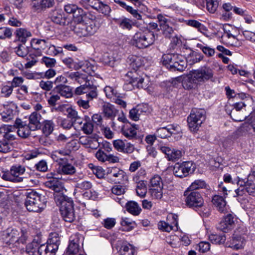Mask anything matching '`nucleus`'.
Listing matches in <instances>:
<instances>
[{"mask_svg":"<svg viewBox=\"0 0 255 255\" xmlns=\"http://www.w3.org/2000/svg\"><path fill=\"white\" fill-rule=\"evenodd\" d=\"M103 111L105 116L109 119L116 117L118 112L114 107L109 103L105 104L103 106Z\"/></svg>","mask_w":255,"mask_h":255,"instance_id":"58836bf2","label":"nucleus"},{"mask_svg":"<svg viewBox=\"0 0 255 255\" xmlns=\"http://www.w3.org/2000/svg\"><path fill=\"white\" fill-rule=\"evenodd\" d=\"M234 224V217L229 214L220 222L218 228L223 232H227L232 228Z\"/></svg>","mask_w":255,"mask_h":255,"instance_id":"bb28decb","label":"nucleus"},{"mask_svg":"<svg viewBox=\"0 0 255 255\" xmlns=\"http://www.w3.org/2000/svg\"><path fill=\"white\" fill-rule=\"evenodd\" d=\"M179 59V55L176 54H167L163 56V63L169 70L174 65V62Z\"/></svg>","mask_w":255,"mask_h":255,"instance_id":"c9c22d12","label":"nucleus"},{"mask_svg":"<svg viewBox=\"0 0 255 255\" xmlns=\"http://www.w3.org/2000/svg\"><path fill=\"white\" fill-rule=\"evenodd\" d=\"M71 151L70 150L65 149L56 150L51 153V157L53 160L60 164L68 162V160L66 156L69 155Z\"/></svg>","mask_w":255,"mask_h":255,"instance_id":"5701e85b","label":"nucleus"},{"mask_svg":"<svg viewBox=\"0 0 255 255\" xmlns=\"http://www.w3.org/2000/svg\"><path fill=\"white\" fill-rule=\"evenodd\" d=\"M70 29L73 31L76 35L79 37L86 36L87 32L85 28L86 24L83 22H71Z\"/></svg>","mask_w":255,"mask_h":255,"instance_id":"2f4dec72","label":"nucleus"},{"mask_svg":"<svg viewBox=\"0 0 255 255\" xmlns=\"http://www.w3.org/2000/svg\"><path fill=\"white\" fill-rule=\"evenodd\" d=\"M160 150L166 155L169 161H176L182 156V152L180 150L172 149L168 146H161Z\"/></svg>","mask_w":255,"mask_h":255,"instance_id":"4be33fe9","label":"nucleus"},{"mask_svg":"<svg viewBox=\"0 0 255 255\" xmlns=\"http://www.w3.org/2000/svg\"><path fill=\"white\" fill-rule=\"evenodd\" d=\"M231 118L236 122H242L245 120L247 116L243 114V112L232 111L230 114Z\"/></svg>","mask_w":255,"mask_h":255,"instance_id":"864d4df0","label":"nucleus"},{"mask_svg":"<svg viewBox=\"0 0 255 255\" xmlns=\"http://www.w3.org/2000/svg\"><path fill=\"white\" fill-rule=\"evenodd\" d=\"M213 204L220 212H223L226 205L224 198L220 195H216L212 198Z\"/></svg>","mask_w":255,"mask_h":255,"instance_id":"e433bc0d","label":"nucleus"},{"mask_svg":"<svg viewBox=\"0 0 255 255\" xmlns=\"http://www.w3.org/2000/svg\"><path fill=\"white\" fill-rule=\"evenodd\" d=\"M186 205L190 208L201 207L204 200L199 192L186 190L184 193Z\"/></svg>","mask_w":255,"mask_h":255,"instance_id":"1a4fd4ad","label":"nucleus"},{"mask_svg":"<svg viewBox=\"0 0 255 255\" xmlns=\"http://www.w3.org/2000/svg\"><path fill=\"white\" fill-rule=\"evenodd\" d=\"M218 6V0H206L207 10L211 13H214Z\"/></svg>","mask_w":255,"mask_h":255,"instance_id":"bf43d9fd","label":"nucleus"},{"mask_svg":"<svg viewBox=\"0 0 255 255\" xmlns=\"http://www.w3.org/2000/svg\"><path fill=\"white\" fill-rule=\"evenodd\" d=\"M54 3L55 0H32L30 5L34 11L40 12L46 8L52 7Z\"/></svg>","mask_w":255,"mask_h":255,"instance_id":"aec40b11","label":"nucleus"},{"mask_svg":"<svg viewBox=\"0 0 255 255\" xmlns=\"http://www.w3.org/2000/svg\"><path fill=\"white\" fill-rule=\"evenodd\" d=\"M245 240L243 236L235 232L232 237L227 241L226 247L238 250L243 248Z\"/></svg>","mask_w":255,"mask_h":255,"instance_id":"f3484780","label":"nucleus"},{"mask_svg":"<svg viewBox=\"0 0 255 255\" xmlns=\"http://www.w3.org/2000/svg\"><path fill=\"white\" fill-rule=\"evenodd\" d=\"M149 112V109L147 105H138L129 111V117L131 120L137 121L141 115H144Z\"/></svg>","mask_w":255,"mask_h":255,"instance_id":"a211bd4d","label":"nucleus"},{"mask_svg":"<svg viewBox=\"0 0 255 255\" xmlns=\"http://www.w3.org/2000/svg\"><path fill=\"white\" fill-rule=\"evenodd\" d=\"M41 119V115L37 112H33L29 117L28 125L32 130H36L41 127L40 121Z\"/></svg>","mask_w":255,"mask_h":255,"instance_id":"c756f323","label":"nucleus"},{"mask_svg":"<svg viewBox=\"0 0 255 255\" xmlns=\"http://www.w3.org/2000/svg\"><path fill=\"white\" fill-rule=\"evenodd\" d=\"M83 237L79 233L71 235L69 238L66 254L67 255H77L83 249Z\"/></svg>","mask_w":255,"mask_h":255,"instance_id":"39448f33","label":"nucleus"},{"mask_svg":"<svg viewBox=\"0 0 255 255\" xmlns=\"http://www.w3.org/2000/svg\"><path fill=\"white\" fill-rule=\"evenodd\" d=\"M49 18L53 22L61 26L68 25L71 23V18L59 10H52L49 14Z\"/></svg>","mask_w":255,"mask_h":255,"instance_id":"4468645a","label":"nucleus"},{"mask_svg":"<svg viewBox=\"0 0 255 255\" xmlns=\"http://www.w3.org/2000/svg\"><path fill=\"white\" fill-rule=\"evenodd\" d=\"M120 223L122 226V230L124 231H130L136 226L135 222L127 217H123Z\"/></svg>","mask_w":255,"mask_h":255,"instance_id":"4c0bfd02","label":"nucleus"},{"mask_svg":"<svg viewBox=\"0 0 255 255\" xmlns=\"http://www.w3.org/2000/svg\"><path fill=\"white\" fill-rule=\"evenodd\" d=\"M12 36V32L10 28L7 27L0 28V39H4L10 38Z\"/></svg>","mask_w":255,"mask_h":255,"instance_id":"69168bd1","label":"nucleus"},{"mask_svg":"<svg viewBox=\"0 0 255 255\" xmlns=\"http://www.w3.org/2000/svg\"><path fill=\"white\" fill-rule=\"evenodd\" d=\"M60 211L61 216L65 222L71 223L75 220V215L73 200L68 203H64V205L60 207Z\"/></svg>","mask_w":255,"mask_h":255,"instance_id":"dca6fc26","label":"nucleus"},{"mask_svg":"<svg viewBox=\"0 0 255 255\" xmlns=\"http://www.w3.org/2000/svg\"><path fill=\"white\" fill-rule=\"evenodd\" d=\"M127 76L130 78L129 84L132 85L133 87L135 86L137 88H142L147 89L149 86L148 77L145 76L143 77L138 75L135 72L132 71L128 72L127 74Z\"/></svg>","mask_w":255,"mask_h":255,"instance_id":"9d476101","label":"nucleus"},{"mask_svg":"<svg viewBox=\"0 0 255 255\" xmlns=\"http://www.w3.org/2000/svg\"><path fill=\"white\" fill-rule=\"evenodd\" d=\"M74 21H72L71 19V23H76L77 22H83V16L85 15V12L83 9L81 8H79L77 6V9L73 13Z\"/></svg>","mask_w":255,"mask_h":255,"instance_id":"603ef678","label":"nucleus"},{"mask_svg":"<svg viewBox=\"0 0 255 255\" xmlns=\"http://www.w3.org/2000/svg\"><path fill=\"white\" fill-rule=\"evenodd\" d=\"M47 243L52 246H56L57 248L58 249V247L60 243L59 234L56 232L51 233L49 235V238Z\"/></svg>","mask_w":255,"mask_h":255,"instance_id":"4d7b16f0","label":"nucleus"},{"mask_svg":"<svg viewBox=\"0 0 255 255\" xmlns=\"http://www.w3.org/2000/svg\"><path fill=\"white\" fill-rule=\"evenodd\" d=\"M127 210L130 214L134 216L138 215L141 209L139 205L134 201H130L126 203Z\"/></svg>","mask_w":255,"mask_h":255,"instance_id":"f704fd0d","label":"nucleus"},{"mask_svg":"<svg viewBox=\"0 0 255 255\" xmlns=\"http://www.w3.org/2000/svg\"><path fill=\"white\" fill-rule=\"evenodd\" d=\"M155 40L153 32L150 30L138 31L132 37V43L138 48H144L153 44Z\"/></svg>","mask_w":255,"mask_h":255,"instance_id":"7ed1b4c3","label":"nucleus"},{"mask_svg":"<svg viewBox=\"0 0 255 255\" xmlns=\"http://www.w3.org/2000/svg\"><path fill=\"white\" fill-rule=\"evenodd\" d=\"M25 171L24 167L21 165L12 166L9 171L3 172L1 178L8 181L13 182H20L23 181V177L20 176L22 175Z\"/></svg>","mask_w":255,"mask_h":255,"instance_id":"0eeeda50","label":"nucleus"},{"mask_svg":"<svg viewBox=\"0 0 255 255\" xmlns=\"http://www.w3.org/2000/svg\"><path fill=\"white\" fill-rule=\"evenodd\" d=\"M136 191L137 195L140 197H144L147 192V188L145 184L143 182L137 183Z\"/></svg>","mask_w":255,"mask_h":255,"instance_id":"13d9d810","label":"nucleus"},{"mask_svg":"<svg viewBox=\"0 0 255 255\" xmlns=\"http://www.w3.org/2000/svg\"><path fill=\"white\" fill-rule=\"evenodd\" d=\"M17 40L24 44L27 39L32 36V33L30 31L23 28H17L15 32Z\"/></svg>","mask_w":255,"mask_h":255,"instance_id":"7c9ffc66","label":"nucleus"},{"mask_svg":"<svg viewBox=\"0 0 255 255\" xmlns=\"http://www.w3.org/2000/svg\"><path fill=\"white\" fill-rule=\"evenodd\" d=\"M58 174L50 172L46 175L47 180L45 182V185L53 190L55 192H61L64 188L63 184Z\"/></svg>","mask_w":255,"mask_h":255,"instance_id":"9b49d317","label":"nucleus"},{"mask_svg":"<svg viewBox=\"0 0 255 255\" xmlns=\"http://www.w3.org/2000/svg\"><path fill=\"white\" fill-rule=\"evenodd\" d=\"M108 173L110 175L111 177H115L118 180H121L125 176V172L117 167H113L109 169Z\"/></svg>","mask_w":255,"mask_h":255,"instance_id":"a18cd8bd","label":"nucleus"},{"mask_svg":"<svg viewBox=\"0 0 255 255\" xmlns=\"http://www.w3.org/2000/svg\"><path fill=\"white\" fill-rule=\"evenodd\" d=\"M197 46L202 51L203 53L206 56L208 57L214 56L215 53V50L214 49L207 45L204 46L202 44H198Z\"/></svg>","mask_w":255,"mask_h":255,"instance_id":"5fc2aeb1","label":"nucleus"},{"mask_svg":"<svg viewBox=\"0 0 255 255\" xmlns=\"http://www.w3.org/2000/svg\"><path fill=\"white\" fill-rule=\"evenodd\" d=\"M3 107L4 110L1 114V118L3 121L8 122L13 118L14 111L10 106L4 105Z\"/></svg>","mask_w":255,"mask_h":255,"instance_id":"37998d69","label":"nucleus"},{"mask_svg":"<svg viewBox=\"0 0 255 255\" xmlns=\"http://www.w3.org/2000/svg\"><path fill=\"white\" fill-rule=\"evenodd\" d=\"M54 196L55 202L57 205L59 206L60 208L62 207V206H64V203H68V202L72 201L71 198L64 195L61 192H55Z\"/></svg>","mask_w":255,"mask_h":255,"instance_id":"a19ab883","label":"nucleus"},{"mask_svg":"<svg viewBox=\"0 0 255 255\" xmlns=\"http://www.w3.org/2000/svg\"><path fill=\"white\" fill-rule=\"evenodd\" d=\"M195 168L192 161H185L181 163H176L173 166V172L175 176L182 178L193 173Z\"/></svg>","mask_w":255,"mask_h":255,"instance_id":"6e6552de","label":"nucleus"},{"mask_svg":"<svg viewBox=\"0 0 255 255\" xmlns=\"http://www.w3.org/2000/svg\"><path fill=\"white\" fill-rule=\"evenodd\" d=\"M41 243L40 239L37 237L34 239L32 242L26 246V253L28 255H36L38 254V247Z\"/></svg>","mask_w":255,"mask_h":255,"instance_id":"473e14b6","label":"nucleus"},{"mask_svg":"<svg viewBox=\"0 0 255 255\" xmlns=\"http://www.w3.org/2000/svg\"><path fill=\"white\" fill-rule=\"evenodd\" d=\"M68 77L80 84L84 82H90L87 81V76L79 72H72L69 74Z\"/></svg>","mask_w":255,"mask_h":255,"instance_id":"ea45409f","label":"nucleus"},{"mask_svg":"<svg viewBox=\"0 0 255 255\" xmlns=\"http://www.w3.org/2000/svg\"><path fill=\"white\" fill-rule=\"evenodd\" d=\"M209 239L212 243L220 245L225 243L226 237L224 234H211L209 236Z\"/></svg>","mask_w":255,"mask_h":255,"instance_id":"3c124183","label":"nucleus"},{"mask_svg":"<svg viewBox=\"0 0 255 255\" xmlns=\"http://www.w3.org/2000/svg\"><path fill=\"white\" fill-rule=\"evenodd\" d=\"M193 77L198 83H204L211 79L214 75L213 71L209 67L204 66L197 70L192 71Z\"/></svg>","mask_w":255,"mask_h":255,"instance_id":"f8f14e48","label":"nucleus"},{"mask_svg":"<svg viewBox=\"0 0 255 255\" xmlns=\"http://www.w3.org/2000/svg\"><path fill=\"white\" fill-rule=\"evenodd\" d=\"M138 128V125L134 124L130 125H125L122 127L121 132L126 137L129 139H132L136 138L137 130Z\"/></svg>","mask_w":255,"mask_h":255,"instance_id":"b1692460","label":"nucleus"},{"mask_svg":"<svg viewBox=\"0 0 255 255\" xmlns=\"http://www.w3.org/2000/svg\"><path fill=\"white\" fill-rule=\"evenodd\" d=\"M174 81H181L182 85L185 90H190L194 89L197 87L198 82L193 77V74L192 71L188 74L176 78Z\"/></svg>","mask_w":255,"mask_h":255,"instance_id":"2eb2a0df","label":"nucleus"},{"mask_svg":"<svg viewBox=\"0 0 255 255\" xmlns=\"http://www.w3.org/2000/svg\"><path fill=\"white\" fill-rule=\"evenodd\" d=\"M58 250L57 246L49 243L43 244L38 247V254L39 255H55Z\"/></svg>","mask_w":255,"mask_h":255,"instance_id":"cd10ccee","label":"nucleus"},{"mask_svg":"<svg viewBox=\"0 0 255 255\" xmlns=\"http://www.w3.org/2000/svg\"><path fill=\"white\" fill-rule=\"evenodd\" d=\"M25 195V205L30 212H41L46 206V199L45 196L32 189L27 190Z\"/></svg>","mask_w":255,"mask_h":255,"instance_id":"f03ea898","label":"nucleus"},{"mask_svg":"<svg viewBox=\"0 0 255 255\" xmlns=\"http://www.w3.org/2000/svg\"><path fill=\"white\" fill-rule=\"evenodd\" d=\"M60 170L64 174L73 175L76 171V168L72 164L66 162L65 163L59 164Z\"/></svg>","mask_w":255,"mask_h":255,"instance_id":"79ce46f5","label":"nucleus"},{"mask_svg":"<svg viewBox=\"0 0 255 255\" xmlns=\"http://www.w3.org/2000/svg\"><path fill=\"white\" fill-rule=\"evenodd\" d=\"M15 125L17 126V134L22 138H27L30 134L31 131H32L28 125L19 119H16Z\"/></svg>","mask_w":255,"mask_h":255,"instance_id":"412c9836","label":"nucleus"},{"mask_svg":"<svg viewBox=\"0 0 255 255\" xmlns=\"http://www.w3.org/2000/svg\"><path fill=\"white\" fill-rule=\"evenodd\" d=\"M15 52L16 54L20 57H24L28 54V51L27 49L25 47L23 44H19L18 46L16 47L15 48Z\"/></svg>","mask_w":255,"mask_h":255,"instance_id":"0e129e2a","label":"nucleus"},{"mask_svg":"<svg viewBox=\"0 0 255 255\" xmlns=\"http://www.w3.org/2000/svg\"><path fill=\"white\" fill-rule=\"evenodd\" d=\"M246 190L250 195L255 196V179L252 176L248 178L246 183Z\"/></svg>","mask_w":255,"mask_h":255,"instance_id":"09e8293b","label":"nucleus"},{"mask_svg":"<svg viewBox=\"0 0 255 255\" xmlns=\"http://www.w3.org/2000/svg\"><path fill=\"white\" fill-rule=\"evenodd\" d=\"M31 45L33 49L40 51L44 50L47 47V42L44 39H32Z\"/></svg>","mask_w":255,"mask_h":255,"instance_id":"c03bdc74","label":"nucleus"},{"mask_svg":"<svg viewBox=\"0 0 255 255\" xmlns=\"http://www.w3.org/2000/svg\"><path fill=\"white\" fill-rule=\"evenodd\" d=\"M113 20L120 28L124 30H130L135 24L132 20L124 16L119 18H114Z\"/></svg>","mask_w":255,"mask_h":255,"instance_id":"a878e982","label":"nucleus"},{"mask_svg":"<svg viewBox=\"0 0 255 255\" xmlns=\"http://www.w3.org/2000/svg\"><path fill=\"white\" fill-rule=\"evenodd\" d=\"M53 86V83L50 81H44L42 80L39 83V87L46 91H50Z\"/></svg>","mask_w":255,"mask_h":255,"instance_id":"338daca9","label":"nucleus"},{"mask_svg":"<svg viewBox=\"0 0 255 255\" xmlns=\"http://www.w3.org/2000/svg\"><path fill=\"white\" fill-rule=\"evenodd\" d=\"M41 63L44 64L47 67L52 68L55 66L56 61L54 58L44 56L41 59Z\"/></svg>","mask_w":255,"mask_h":255,"instance_id":"052dcab7","label":"nucleus"},{"mask_svg":"<svg viewBox=\"0 0 255 255\" xmlns=\"http://www.w3.org/2000/svg\"><path fill=\"white\" fill-rule=\"evenodd\" d=\"M54 124L51 120H45L43 123L42 131L46 136L49 135L53 131Z\"/></svg>","mask_w":255,"mask_h":255,"instance_id":"8fccbe9b","label":"nucleus"},{"mask_svg":"<svg viewBox=\"0 0 255 255\" xmlns=\"http://www.w3.org/2000/svg\"><path fill=\"white\" fill-rule=\"evenodd\" d=\"M206 186V183L203 180H195L191 185L188 188L187 190H190L191 191H194L199 189H202Z\"/></svg>","mask_w":255,"mask_h":255,"instance_id":"6e6d98bb","label":"nucleus"},{"mask_svg":"<svg viewBox=\"0 0 255 255\" xmlns=\"http://www.w3.org/2000/svg\"><path fill=\"white\" fill-rule=\"evenodd\" d=\"M205 119V112L204 110H192L187 118L188 125L190 131L195 132L198 130Z\"/></svg>","mask_w":255,"mask_h":255,"instance_id":"20e7f679","label":"nucleus"},{"mask_svg":"<svg viewBox=\"0 0 255 255\" xmlns=\"http://www.w3.org/2000/svg\"><path fill=\"white\" fill-rule=\"evenodd\" d=\"M183 59L181 55H179V59L174 62V65L170 70L183 71L186 67V62Z\"/></svg>","mask_w":255,"mask_h":255,"instance_id":"49530a36","label":"nucleus"},{"mask_svg":"<svg viewBox=\"0 0 255 255\" xmlns=\"http://www.w3.org/2000/svg\"><path fill=\"white\" fill-rule=\"evenodd\" d=\"M88 88H87V92H86L87 99L90 101L96 99L98 97V91L97 87L89 83L88 85Z\"/></svg>","mask_w":255,"mask_h":255,"instance_id":"de8ad7c7","label":"nucleus"},{"mask_svg":"<svg viewBox=\"0 0 255 255\" xmlns=\"http://www.w3.org/2000/svg\"><path fill=\"white\" fill-rule=\"evenodd\" d=\"M163 184L161 177L158 175L153 176L149 182V192L152 198L160 199L163 196Z\"/></svg>","mask_w":255,"mask_h":255,"instance_id":"423d86ee","label":"nucleus"},{"mask_svg":"<svg viewBox=\"0 0 255 255\" xmlns=\"http://www.w3.org/2000/svg\"><path fill=\"white\" fill-rule=\"evenodd\" d=\"M3 236L5 244L15 252L23 249L27 240V232L23 229L18 231L14 228H7Z\"/></svg>","mask_w":255,"mask_h":255,"instance_id":"f257e3e1","label":"nucleus"},{"mask_svg":"<svg viewBox=\"0 0 255 255\" xmlns=\"http://www.w3.org/2000/svg\"><path fill=\"white\" fill-rule=\"evenodd\" d=\"M96 10L99 12L102 13L106 15H109L111 11V9L110 6L106 3H103L102 1H101L99 7H98Z\"/></svg>","mask_w":255,"mask_h":255,"instance_id":"e2e57ef3","label":"nucleus"},{"mask_svg":"<svg viewBox=\"0 0 255 255\" xmlns=\"http://www.w3.org/2000/svg\"><path fill=\"white\" fill-rule=\"evenodd\" d=\"M81 130L86 134H91L94 129V126L90 122H86L81 127Z\"/></svg>","mask_w":255,"mask_h":255,"instance_id":"680f3d73","label":"nucleus"},{"mask_svg":"<svg viewBox=\"0 0 255 255\" xmlns=\"http://www.w3.org/2000/svg\"><path fill=\"white\" fill-rule=\"evenodd\" d=\"M53 92L65 98H71L73 95L72 88L65 84H60L57 85L54 88Z\"/></svg>","mask_w":255,"mask_h":255,"instance_id":"393cba45","label":"nucleus"},{"mask_svg":"<svg viewBox=\"0 0 255 255\" xmlns=\"http://www.w3.org/2000/svg\"><path fill=\"white\" fill-rule=\"evenodd\" d=\"M127 62L129 67L136 72L137 69L143 64V60L142 57L134 55H129L127 59Z\"/></svg>","mask_w":255,"mask_h":255,"instance_id":"c85d7f7f","label":"nucleus"},{"mask_svg":"<svg viewBox=\"0 0 255 255\" xmlns=\"http://www.w3.org/2000/svg\"><path fill=\"white\" fill-rule=\"evenodd\" d=\"M157 18L159 22L160 29L168 25V23L169 20L167 19L165 15L162 14H158L157 15Z\"/></svg>","mask_w":255,"mask_h":255,"instance_id":"774afa93","label":"nucleus"},{"mask_svg":"<svg viewBox=\"0 0 255 255\" xmlns=\"http://www.w3.org/2000/svg\"><path fill=\"white\" fill-rule=\"evenodd\" d=\"M135 251L134 247L125 242L121 245L119 253L121 255H134Z\"/></svg>","mask_w":255,"mask_h":255,"instance_id":"72a5a7b5","label":"nucleus"},{"mask_svg":"<svg viewBox=\"0 0 255 255\" xmlns=\"http://www.w3.org/2000/svg\"><path fill=\"white\" fill-rule=\"evenodd\" d=\"M181 128L177 124L169 125L166 127H163L157 129L156 136L161 138L170 137L173 134H177L180 132Z\"/></svg>","mask_w":255,"mask_h":255,"instance_id":"ddd939ff","label":"nucleus"},{"mask_svg":"<svg viewBox=\"0 0 255 255\" xmlns=\"http://www.w3.org/2000/svg\"><path fill=\"white\" fill-rule=\"evenodd\" d=\"M178 216L175 214L169 215L167 219L171 218L173 222L171 224L164 221H160L158 224V229L162 231L169 232L172 230L177 231L178 230Z\"/></svg>","mask_w":255,"mask_h":255,"instance_id":"6ab92c4d","label":"nucleus"}]
</instances>
